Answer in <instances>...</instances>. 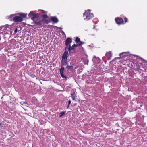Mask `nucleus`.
I'll return each mask as SVG.
<instances>
[{
  "mask_svg": "<svg viewBox=\"0 0 147 147\" xmlns=\"http://www.w3.org/2000/svg\"><path fill=\"white\" fill-rule=\"evenodd\" d=\"M134 68L136 70L140 69L143 71H147V63H145L143 65L140 63H135L134 64Z\"/></svg>",
  "mask_w": 147,
  "mask_h": 147,
  "instance_id": "1",
  "label": "nucleus"
},
{
  "mask_svg": "<svg viewBox=\"0 0 147 147\" xmlns=\"http://www.w3.org/2000/svg\"><path fill=\"white\" fill-rule=\"evenodd\" d=\"M84 16H85L86 18H84V20H88L94 17L93 13H91V10H90L86 11L83 15Z\"/></svg>",
  "mask_w": 147,
  "mask_h": 147,
  "instance_id": "2",
  "label": "nucleus"
},
{
  "mask_svg": "<svg viewBox=\"0 0 147 147\" xmlns=\"http://www.w3.org/2000/svg\"><path fill=\"white\" fill-rule=\"evenodd\" d=\"M34 22L35 25L39 26H42L45 24L44 20L42 19H38L34 21Z\"/></svg>",
  "mask_w": 147,
  "mask_h": 147,
  "instance_id": "3",
  "label": "nucleus"
},
{
  "mask_svg": "<svg viewBox=\"0 0 147 147\" xmlns=\"http://www.w3.org/2000/svg\"><path fill=\"white\" fill-rule=\"evenodd\" d=\"M115 20L116 23L118 25H119L121 24H124V21L122 18L117 17L115 19Z\"/></svg>",
  "mask_w": 147,
  "mask_h": 147,
  "instance_id": "4",
  "label": "nucleus"
},
{
  "mask_svg": "<svg viewBox=\"0 0 147 147\" xmlns=\"http://www.w3.org/2000/svg\"><path fill=\"white\" fill-rule=\"evenodd\" d=\"M13 20L15 22H22L23 20L22 18L19 16H15L13 18Z\"/></svg>",
  "mask_w": 147,
  "mask_h": 147,
  "instance_id": "5",
  "label": "nucleus"
},
{
  "mask_svg": "<svg viewBox=\"0 0 147 147\" xmlns=\"http://www.w3.org/2000/svg\"><path fill=\"white\" fill-rule=\"evenodd\" d=\"M72 42V39L70 38H68L65 40V47L68 48L69 47V45H70V44Z\"/></svg>",
  "mask_w": 147,
  "mask_h": 147,
  "instance_id": "6",
  "label": "nucleus"
},
{
  "mask_svg": "<svg viewBox=\"0 0 147 147\" xmlns=\"http://www.w3.org/2000/svg\"><path fill=\"white\" fill-rule=\"evenodd\" d=\"M64 70V68L61 67V68L59 69V73L62 78L64 79L65 80H67V77L65 75H64L63 74Z\"/></svg>",
  "mask_w": 147,
  "mask_h": 147,
  "instance_id": "7",
  "label": "nucleus"
},
{
  "mask_svg": "<svg viewBox=\"0 0 147 147\" xmlns=\"http://www.w3.org/2000/svg\"><path fill=\"white\" fill-rule=\"evenodd\" d=\"M42 20H44V22H45V23L46 24H48L50 21V20H48L47 19L48 18V16L46 14H43L42 15Z\"/></svg>",
  "mask_w": 147,
  "mask_h": 147,
  "instance_id": "8",
  "label": "nucleus"
},
{
  "mask_svg": "<svg viewBox=\"0 0 147 147\" xmlns=\"http://www.w3.org/2000/svg\"><path fill=\"white\" fill-rule=\"evenodd\" d=\"M51 21L54 23H57L59 21V20L55 16L51 17Z\"/></svg>",
  "mask_w": 147,
  "mask_h": 147,
  "instance_id": "9",
  "label": "nucleus"
},
{
  "mask_svg": "<svg viewBox=\"0 0 147 147\" xmlns=\"http://www.w3.org/2000/svg\"><path fill=\"white\" fill-rule=\"evenodd\" d=\"M78 45L77 44H74L71 47V45H69V47L68 48V50L69 51V52L70 53L71 50H73L74 47H77Z\"/></svg>",
  "mask_w": 147,
  "mask_h": 147,
  "instance_id": "10",
  "label": "nucleus"
},
{
  "mask_svg": "<svg viewBox=\"0 0 147 147\" xmlns=\"http://www.w3.org/2000/svg\"><path fill=\"white\" fill-rule=\"evenodd\" d=\"M105 56L107 57L108 59H109L111 57L112 54L111 52H107L105 55Z\"/></svg>",
  "mask_w": 147,
  "mask_h": 147,
  "instance_id": "11",
  "label": "nucleus"
},
{
  "mask_svg": "<svg viewBox=\"0 0 147 147\" xmlns=\"http://www.w3.org/2000/svg\"><path fill=\"white\" fill-rule=\"evenodd\" d=\"M67 55L63 54L62 57V60H64L66 63L67 58Z\"/></svg>",
  "mask_w": 147,
  "mask_h": 147,
  "instance_id": "12",
  "label": "nucleus"
},
{
  "mask_svg": "<svg viewBox=\"0 0 147 147\" xmlns=\"http://www.w3.org/2000/svg\"><path fill=\"white\" fill-rule=\"evenodd\" d=\"M18 15L20 16V17L22 18V19L23 18H26V16L27 15V14H26L22 13H19Z\"/></svg>",
  "mask_w": 147,
  "mask_h": 147,
  "instance_id": "13",
  "label": "nucleus"
},
{
  "mask_svg": "<svg viewBox=\"0 0 147 147\" xmlns=\"http://www.w3.org/2000/svg\"><path fill=\"white\" fill-rule=\"evenodd\" d=\"M127 53L126 52H123L121 53L120 54V56L121 57V58L125 57L126 56V54Z\"/></svg>",
  "mask_w": 147,
  "mask_h": 147,
  "instance_id": "14",
  "label": "nucleus"
},
{
  "mask_svg": "<svg viewBox=\"0 0 147 147\" xmlns=\"http://www.w3.org/2000/svg\"><path fill=\"white\" fill-rule=\"evenodd\" d=\"M71 96L73 100H75V98L76 97V94L75 93L71 94Z\"/></svg>",
  "mask_w": 147,
  "mask_h": 147,
  "instance_id": "15",
  "label": "nucleus"
},
{
  "mask_svg": "<svg viewBox=\"0 0 147 147\" xmlns=\"http://www.w3.org/2000/svg\"><path fill=\"white\" fill-rule=\"evenodd\" d=\"M63 60H62V61H61V67L63 68H64V65H65V63L66 64L67 63H66L65 61H64V62H63Z\"/></svg>",
  "mask_w": 147,
  "mask_h": 147,
  "instance_id": "16",
  "label": "nucleus"
},
{
  "mask_svg": "<svg viewBox=\"0 0 147 147\" xmlns=\"http://www.w3.org/2000/svg\"><path fill=\"white\" fill-rule=\"evenodd\" d=\"M38 14H34V15L33 16L32 20H33L37 18H38Z\"/></svg>",
  "mask_w": 147,
  "mask_h": 147,
  "instance_id": "17",
  "label": "nucleus"
},
{
  "mask_svg": "<svg viewBox=\"0 0 147 147\" xmlns=\"http://www.w3.org/2000/svg\"><path fill=\"white\" fill-rule=\"evenodd\" d=\"M65 113V111H62L61 112L59 113V116L60 117H62V116L64 115Z\"/></svg>",
  "mask_w": 147,
  "mask_h": 147,
  "instance_id": "18",
  "label": "nucleus"
},
{
  "mask_svg": "<svg viewBox=\"0 0 147 147\" xmlns=\"http://www.w3.org/2000/svg\"><path fill=\"white\" fill-rule=\"evenodd\" d=\"M75 41L76 43H78L79 42H80V39L78 37H77L76 38Z\"/></svg>",
  "mask_w": 147,
  "mask_h": 147,
  "instance_id": "19",
  "label": "nucleus"
},
{
  "mask_svg": "<svg viewBox=\"0 0 147 147\" xmlns=\"http://www.w3.org/2000/svg\"><path fill=\"white\" fill-rule=\"evenodd\" d=\"M34 14V13H32L30 12L28 14V16H29V17L30 18H31V19H32V18H33Z\"/></svg>",
  "mask_w": 147,
  "mask_h": 147,
  "instance_id": "20",
  "label": "nucleus"
},
{
  "mask_svg": "<svg viewBox=\"0 0 147 147\" xmlns=\"http://www.w3.org/2000/svg\"><path fill=\"white\" fill-rule=\"evenodd\" d=\"M68 48H67V47H65V51L64 52V53L63 54L66 55H67L68 54V51H67V49Z\"/></svg>",
  "mask_w": 147,
  "mask_h": 147,
  "instance_id": "21",
  "label": "nucleus"
},
{
  "mask_svg": "<svg viewBox=\"0 0 147 147\" xmlns=\"http://www.w3.org/2000/svg\"><path fill=\"white\" fill-rule=\"evenodd\" d=\"M124 24L126 22H128V19L126 17H125L124 18Z\"/></svg>",
  "mask_w": 147,
  "mask_h": 147,
  "instance_id": "22",
  "label": "nucleus"
},
{
  "mask_svg": "<svg viewBox=\"0 0 147 147\" xmlns=\"http://www.w3.org/2000/svg\"><path fill=\"white\" fill-rule=\"evenodd\" d=\"M66 68H67L69 69L72 70L73 69V67L72 66H67Z\"/></svg>",
  "mask_w": 147,
  "mask_h": 147,
  "instance_id": "23",
  "label": "nucleus"
},
{
  "mask_svg": "<svg viewBox=\"0 0 147 147\" xmlns=\"http://www.w3.org/2000/svg\"><path fill=\"white\" fill-rule=\"evenodd\" d=\"M0 127H1V128H3L5 127V125L3 124L0 123Z\"/></svg>",
  "mask_w": 147,
  "mask_h": 147,
  "instance_id": "24",
  "label": "nucleus"
},
{
  "mask_svg": "<svg viewBox=\"0 0 147 147\" xmlns=\"http://www.w3.org/2000/svg\"><path fill=\"white\" fill-rule=\"evenodd\" d=\"M121 58H122L120 56V57H116L114 58L113 60L115 61L116 59H119Z\"/></svg>",
  "mask_w": 147,
  "mask_h": 147,
  "instance_id": "25",
  "label": "nucleus"
},
{
  "mask_svg": "<svg viewBox=\"0 0 147 147\" xmlns=\"http://www.w3.org/2000/svg\"><path fill=\"white\" fill-rule=\"evenodd\" d=\"M84 43V42L80 41V43L79 44V46H81V45Z\"/></svg>",
  "mask_w": 147,
  "mask_h": 147,
  "instance_id": "26",
  "label": "nucleus"
},
{
  "mask_svg": "<svg viewBox=\"0 0 147 147\" xmlns=\"http://www.w3.org/2000/svg\"><path fill=\"white\" fill-rule=\"evenodd\" d=\"M17 31H18V29H17V28H16L15 29V30H14L15 33L16 34L17 32Z\"/></svg>",
  "mask_w": 147,
  "mask_h": 147,
  "instance_id": "27",
  "label": "nucleus"
},
{
  "mask_svg": "<svg viewBox=\"0 0 147 147\" xmlns=\"http://www.w3.org/2000/svg\"><path fill=\"white\" fill-rule=\"evenodd\" d=\"M68 105H69L71 103V101L70 100H69L68 101Z\"/></svg>",
  "mask_w": 147,
  "mask_h": 147,
  "instance_id": "28",
  "label": "nucleus"
},
{
  "mask_svg": "<svg viewBox=\"0 0 147 147\" xmlns=\"http://www.w3.org/2000/svg\"><path fill=\"white\" fill-rule=\"evenodd\" d=\"M32 76L33 77V78H34V77L35 76V75H32Z\"/></svg>",
  "mask_w": 147,
  "mask_h": 147,
  "instance_id": "29",
  "label": "nucleus"
},
{
  "mask_svg": "<svg viewBox=\"0 0 147 147\" xmlns=\"http://www.w3.org/2000/svg\"><path fill=\"white\" fill-rule=\"evenodd\" d=\"M23 103L24 104H27L26 102H23Z\"/></svg>",
  "mask_w": 147,
  "mask_h": 147,
  "instance_id": "30",
  "label": "nucleus"
},
{
  "mask_svg": "<svg viewBox=\"0 0 147 147\" xmlns=\"http://www.w3.org/2000/svg\"><path fill=\"white\" fill-rule=\"evenodd\" d=\"M69 106V105H68V106H67V108H68Z\"/></svg>",
  "mask_w": 147,
  "mask_h": 147,
  "instance_id": "31",
  "label": "nucleus"
},
{
  "mask_svg": "<svg viewBox=\"0 0 147 147\" xmlns=\"http://www.w3.org/2000/svg\"><path fill=\"white\" fill-rule=\"evenodd\" d=\"M95 57H94V58Z\"/></svg>",
  "mask_w": 147,
  "mask_h": 147,
  "instance_id": "32",
  "label": "nucleus"
}]
</instances>
